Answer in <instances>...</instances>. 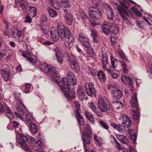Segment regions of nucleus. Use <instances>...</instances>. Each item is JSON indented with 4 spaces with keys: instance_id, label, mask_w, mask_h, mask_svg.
I'll list each match as a JSON object with an SVG mask.
<instances>
[{
    "instance_id": "40",
    "label": "nucleus",
    "mask_w": 152,
    "mask_h": 152,
    "mask_svg": "<svg viewBox=\"0 0 152 152\" xmlns=\"http://www.w3.org/2000/svg\"><path fill=\"white\" fill-rule=\"evenodd\" d=\"M54 50L56 57L62 56V50L59 47L57 46L56 47Z\"/></svg>"
},
{
    "instance_id": "1",
    "label": "nucleus",
    "mask_w": 152,
    "mask_h": 152,
    "mask_svg": "<svg viewBox=\"0 0 152 152\" xmlns=\"http://www.w3.org/2000/svg\"><path fill=\"white\" fill-rule=\"evenodd\" d=\"M67 78L63 77L60 80L59 77L54 79L56 82L61 86V89L66 97L69 101L71 98H73L75 96V93L73 89L71 88V84L76 85V78L74 74L71 72L67 74Z\"/></svg>"
},
{
    "instance_id": "33",
    "label": "nucleus",
    "mask_w": 152,
    "mask_h": 152,
    "mask_svg": "<svg viewBox=\"0 0 152 152\" xmlns=\"http://www.w3.org/2000/svg\"><path fill=\"white\" fill-rule=\"evenodd\" d=\"M18 2L23 10H26L27 8L28 3L26 0H18Z\"/></svg>"
},
{
    "instance_id": "52",
    "label": "nucleus",
    "mask_w": 152,
    "mask_h": 152,
    "mask_svg": "<svg viewBox=\"0 0 152 152\" xmlns=\"http://www.w3.org/2000/svg\"><path fill=\"white\" fill-rule=\"evenodd\" d=\"M31 85V84L30 83H27L26 84L25 91V93L26 94L28 93L30 91Z\"/></svg>"
},
{
    "instance_id": "11",
    "label": "nucleus",
    "mask_w": 152,
    "mask_h": 152,
    "mask_svg": "<svg viewBox=\"0 0 152 152\" xmlns=\"http://www.w3.org/2000/svg\"><path fill=\"white\" fill-rule=\"evenodd\" d=\"M78 39L80 42L83 46L88 48L90 45L89 40L87 36L83 33L79 34Z\"/></svg>"
},
{
    "instance_id": "28",
    "label": "nucleus",
    "mask_w": 152,
    "mask_h": 152,
    "mask_svg": "<svg viewBox=\"0 0 152 152\" xmlns=\"http://www.w3.org/2000/svg\"><path fill=\"white\" fill-rule=\"evenodd\" d=\"M1 72L4 80L7 81L9 80L10 75V71H6L5 69H3L1 70Z\"/></svg>"
},
{
    "instance_id": "17",
    "label": "nucleus",
    "mask_w": 152,
    "mask_h": 152,
    "mask_svg": "<svg viewBox=\"0 0 152 152\" xmlns=\"http://www.w3.org/2000/svg\"><path fill=\"white\" fill-rule=\"evenodd\" d=\"M28 140V136L21 134L20 136V138L18 140L19 144L21 146L25 148H24L26 150L29 151L28 145L26 144V142Z\"/></svg>"
},
{
    "instance_id": "35",
    "label": "nucleus",
    "mask_w": 152,
    "mask_h": 152,
    "mask_svg": "<svg viewBox=\"0 0 152 152\" xmlns=\"http://www.w3.org/2000/svg\"><path fill=\"white\" fill-rule=\"evenodd\" d=\"M140 9V6H134L131 8V10L132 12L135 14L136 15L139 16H141L142 15L140 12L139 9Z\"/></svg>"
},
{
    "instance_id": "21",
    "label": "nucleus",
    "mask_w": 152,
    "mask_h": 152,
    "mask_svg": "<svg viewBox=\"0 0 152 152\" xmlns=\"http://www.w3.org/2000/svg\"><path fill=\"white\" fill-rule=\"evenodd\" d=\"M89 108L92 110V111L97 116L102 117V115L98 110L95 104L92 102H91L88 103V104Z\"/></svg>"
},
{
    "instance_id": "23",
    "label": "nucleus",
    "mask_w": 152,
    "mask_h": 152,
    "mask_svg": "<svg viewBox=\"0 0 152 152\" xmlns=\"http://www.w3.org/2000/svg\"><path fill=\"white\" fill-rule=\"evenodd\" d=\"M69 58V62L70 65L74 66H79L78 62L77 61L76 58L75 56L72 53L70 54V55H68Z\"/></svg>"
},
{
    "instance_id": "14",
    "label": "nucleus",
    "mask_w": 152,
    "mask_h": 152,
    "mask_svg": "<svg viewBox=\"0 0 152 152\" xmlns=\"http://www.w3.org/2000/svg\"><path fill=\"white\" fill-rule=\"evenodd\" d=\"M18 112L19 113L16 112H15V115L18 117L19 118L21 119H23V117L21 115H23L27 112V110L26 107L23 105L22 103H20L18 104V106L17 108Z\"/></svg>"
},
{
    "instance_id": "9",
    "label": "nucleus",
    "mask_w": 152,
    "mask_h": 152,
    "mask_svg": "<svg viewBox=\"0 0 152 152\" xmlns=\"http://www.w3.org/2000/svg\"><path fill=\"white\" fill-rule=\"evenodd\" d=\"M74 104L75 107L76 108L75 110V115L76 118L77 120L78 123L80 124V126H83L84 124V121L83 117L80 115L79 110H80V105L77 101L74 102Z\"/></svg>"
},
{
    "instance_id": "56",
    "label": "nucleus",
    "mask_w": 152,
    "mask_h": 152,
    "mask_svg": "<svg viewBox=\"0 0 152 152\" xmlns=\"http://www.w3.org/2000/svg\"><path fill=\"white\" fill-rule=\"evenodd\" d=\"M3 34L4 36H9L10 35V33L9 28H5L3 32Z\"/></svg>"
},
{
    "instance_id": "19",
    "label": "nucleus",
    "mask_w": 152,
    "mask_h": 152,
    "mask_svg": "<svg viewBox=\"0 0 152 152\" xmlns=\"http://www.w3.org/2000/svg\"><path fill=\"white\" fill-rule=\"evenodd\" d=\"M61 5L62 10L65 13L68 12L69 8L70 6L68 0H61Z\"/></svg>"
},
{
    "instance_id": "58",
    "label": "nucleus",
    "mask_w": 152,
    "mask_h": 152,
    "mask_svg": "<svg viewBox=\"0 0 152 152\" xmlns=\"http://www.w3.org/2000/svg\"><path fill=\"white\" fill-rule=\"evenodd\" d=\"M129 150L127 149L124 150L123 152H136L132 146H129Z\"/></svg>"
},
{
    "instance_id": "18",
    "label": "nucleus",
    "mask_w": 152,
    "mask_h": 152,
    "mask_svg": "<svg viewBox=\"0 0 152 152\" xmlns=\"http://www.w3.org/2000/svg\"><path fill=\"white\" fill-rule=\"evenodd\" d=\"M122 92L117 88H113L111 92V95L114 99L119 100L122 97Z\"/></svg>"
},
{
    "instance_id": "61",
    "label": "nucleus",
    "mask_w": 152,
    "mask_h": 152,
    "mask_svg": "<svg viewBox=\"0 0 152 152\" xmlns=\"http://www.w3.org/2000/svg\"><path fill=\"white\" fill-rule=\"evenodd\" d=\"M137 23L138 26L139 27L141 28H143V21H142L137 20Z\"/></svg>"
},
{
    "instance_id": "39",
    "label": "nucleus",
    "mask_w": 152,
    "mask_h": 152,
    "mask_svg": "<svg viewBox=\"0 0 152 152\" xmlns=\"http://www.w3.org/2000/svg\"><path fill=\"white\" fill-rule=\"evenodd\" d=\"M30 131L32 133H36L38 131L36 125L34 123H31L30 125Z\"/></svg>"
},
{
    "instance_id": "57",
    "label": "nucleus",
    "mask_w": 152,
    "mask_h": 152,
    "mask_svg": "<svg viewBox=\"0 0 152 152\" xmlns=\"http://www.w3.org/2000/svg\"><path fill=\"white\" fill-rule=\"evenodd\" d=\"M92 3L98 6L101 3L100 0H91Z\"/></svg>"
},
{
    "instance_id": "46",
    "label": "nucleus",
    "mask_w": 152,
    "mask_h": 152,
    "mask_svg": "<svg viewBox=\"0 0 152 152\" xmlns=\"http://www.w3.org/2000/svg\"><path fill=\"white\" fill-rule=\"evenodd\" d=\"M52 5L53 7L56 10L59 9L61 6L59 1L57 0H54Z\"/></svg>"
},
{
    "instance_id": "54",
    "label": "nucleus",
    "mask_w": 152,
    "mask_h": 152,
    "mask_svg": "<svg viewBox=\"0 0 152 152\" xmlns=\"http://www.w3.org/2000/svg\"><path fill=\"white\" fill-rule=\"evenodd\" d=\"M79 12L81 16L82 17L83 19H86L87 18V15L86 14L85 12L82 10H80Z\"/></svg>"
},
{
    "instance_id": "38",
    "label": "nucleus",
    "mask_w": 152,
    "mask_h": 152,
    "mask_svg": "<svg viewBox=\"0 0 152 152\" xmlns=\"http://www.w3.org/2000/svg\"><path fill=\"white\" fill-rule=\"evenodd\" d=\"M118 139L123 143L127 145V139L126 136L122 135H120L117 137Z\"/></svg>"
},
{
    "instance_id": "41",
    "label": "nucleus",
    "mask_w": 152,
    "mask_h": 152,
    "mask_svg": "<svg viewBox=\"0 0 152 152\" xmlns=\"http://www.w3.org/2000/svg\"><path fill=\"white\" fill-rule=\"evenodd\" d=\"M29 10L30 14L32 17H34L36 16L37 12V9L35 7H29Z\"/></svg>"
},
{
    "instance_id": "50",
    "label": "nucleus",
    "mask_w": 152,
    "mask_h": 152,
    "mask_svg": "<svg viewBox=\"0 0 152 152\" xmlns=\"http://www.w3.org/2000/svg\"><path fill=\"white\" fill-rule=\"evenodd\" d=\"M41 26L42 32L45 34H48L49 32V27L46 26H44L41 25Z\"/></svg>"
},
{
    "instance_id": "53",
    "label": "nucleus",
    "mask_w": 152,
    "mask_h": 152,
    "mask_svg": "<svg viewBox=\"0 0 152 152\" xmlns=\"http://www.w3.org/2000/svg\"><path fill=\"white\" fill-rule=\"evenodd\" d=\"M111 30L112 31L114 35H116L118 34V27L117 26H115L114 27H111Z\"/></svg>"
},
{
    "instance_id": "3",
    "label": "nucleus",
    "mask_w": 152,
    "mask_h": 152,
    "mask_svg": "<svg viewBox=\"0 0 152 152\" xmlns=\"http://www.w3.org/2000/svg\"><path fill=\"white\" fill-rule=\"evenodd\" d=\"M119 1L120 5L118 8V12L124 20H127L128 18L125 16L129 17V14H131L128 10L130 7V4L126 0H119Z\"/></svg>"
},
{
    "instance_id": "20",
    "label": "nucleus",
    "mask_w": 152,
    "mask_h": 152,
    "mask_svg": "<svg viewBox=\"0 0 152 152\" xmlns=\"http://www.w3.org/2000/svg\"><path fill=\"white\" fill-rule=\"evenodd\" d=\"M115 67H104V69L107 71L108 73H110L113 78L116 79L118 77V75L114 72L115 70Z\"/></svg>"
},
{
    "instance_id": "2",
    "label": "nucleus",
    "mask_w": 152,
    "mask_h": 152,
    "mask_svg": "<svg viewBox=\"0 0 152 152\" xmlns=\"http://www.w3.org/2000/svg\"><path fill=\"white\" fill-rule=\"evenodd\" d=\"M89 20L92 25L95 27L97 25L96 20L102 17V13L99 9L94 6H91L89 9Z\"/></svg>"
},
{
    "instance_id": "49",
    "label": "nucleus",
    "mask_w": 152,
    "mask_h": 152,
    "mask_svg": "<svg viewBox=\"0 0 152 152\" xmlns=\"http://www.w3.org/2000/svg\"><path fill=\"white\" fill-rule=\"evenodd\" d=\"M107 17L109 19H112L114 17V13L113 10L106 12Z\"/></svg>"
},
{
    "instance_id": "12",
    "label": "nucleus",
    "mask_w": 152,
    "mask_h": 152,
    "mask_svg": "<svg viewBox=\"0 0 152 152\" xmlns=\"http://www.w3.org/2000/svg\"><path fill=\"white\" fill-rule=\"evenodd\" d=\"M85 89L88 95L90 96H94L96 94V90L94 84L91 83H86L85 86Z\"/></svg>"
},
{
    "instance_id": "63",
    "label": "nucleus",
    "mask_w": 152,
    "mask_h": 152,
    "mask_svg": "<svg viewBox=\"0 0 152 152\" xmlns=\"http://www.w3.org/2000/svg\"><path fill=\"white\" fill-rule=\"evenodd\" d=\"M28 142H30L33 144L35 142V141H36L35 140L34 138L32 137L28 136Z\"/></svg>"
},
{
    "instance_id": "45",
    "label": "nucleus",
    "mask_w": 152,
    "mask_h": 152,
    "mask_svg": "<svg viewBox=\"0 0 152 152\" xmlns=\"http://www.w3.org/2000/svg\"><path fill=\"white\" fill-rule=\"evenodd\" d=\"M48 12L50 15L52 17H56L57 15V12L52 8L48 9Z\"/></svg>"
},
{
    "instance_id": "7",
    "label": "nucleus",
    "mask_w": 152,
    "mask_h": 152,
    "mask_svg": "<svg viewBox=\"0 0 152 152\" xmlns=\"http://www.w3.org/2000/svg\"><path fill=\"white\" fill-rule=\"evenodd\" d=\"M26 28L22 30H20L18 28H15V31H11V34L13 37L18 42H22L24 40L23 34L25 32Z\"/></svg>"
},
{
    "instance_id": "15",
    "label": "nucleus",
    "mask_w": 152,
    "mask_h": 152,
    "mask_svg": "<svg viewBox=\"0 0 152 152\" xmlns=\"http://www.w3.org/2000/svg\"><path fill=\"white\" fill-rule=\"evenodd\" d=\"M66 39L65 42V45L67 48H70L73 45L74 39L71 37V33L70 32L66 31V34L64 36V37Z\"/></svg>"
},
{
    "instance_id": "59",
    "label": "nucleus",
    "mask_w": 152,
    "mask_h": 152,
    "mask_svg": "<svg viewBox=\"0 0 152 152\" xmlns=\"http://www.w3.org/2000/svg\"><path fill=\"white\" fill-rule=\"evenodd\" d=\"M12 126L15 129H18V126L19 125V123L15 121H13L12 122Z\"/></svg>"
},
{
    "instance_id": "44",
    "label": "nucleus",
    "mask_w": 152,
    "mask_h": 152,
    "mask_svg": "<svg viewBox=\"0 0 152 152\" xmlns=\"http://www.w3.org/2000/svg\"><path fill=\"white\" fill-rule=\"evenodd\" d=\"M118 53L120 55V56L123 60H125L126 59V57L124 54L122 50L121 49L120 47V45H118Z\"/></svg>"
},
{
    "instance_id": "27",
    "label": "nucleus",
    "mask_w": 152,
    "mask_h": 152,
    "mask_svg": "<svg viewBox=\"0 0 152 152\" xmlns=\"http://www.w3.org/2000/svg\"><path fill=\"white\" fill-rule=\"evenodd\" d=\"M102 52V64L103 66H106L108 63L107 55L106 52L103 50Z\"/></svg>"
},
{
    "instance_id": "26",
    "label": "nucleus",
    "mask_w": 152,
    "mask_h": 152,
    "mask_svg": "<svg viewBox=\"0 0 152 152\" xmlns=\"http://www.w3.org/2000/svg\"><path fill=\"white\" fill-rule=\"evenodd\" d=\"M110 125L112 127L116 130L119 132H122L123 130L125 128V126L119 124L111 123Z\"/></svg>"
},
{
    "instance_id": "6",
    "label": "nucleus",
    "mask_w": 152,
    "mask_h": 152,
    "mask_svg": "<svg viewBox=\"0 0 152 152\" xmlns=\"http://www.w3.org/2000/svg\"><path fill=\"white\" fill-rule=\"evenodd\" d=\"M92 135L91 127L88 125H86L83 134V138H82L85 152H87V151L86 144L88 145L90 143V138L91 137Z\"/></svg>"
},
{
    "instance_id": "34",
    "label": "nucleus",
    "mask_w": 152,
    "mask_h": 152,
    "mask_svg": "<svg viewBox=\"0 0 152 152\" xmlns=\"http://www.w3.org/2000/svg\"><path fill=\"white\" fill-rule=\"evenodd\" d=\"M99 80L101 82L104 83L105 80V75L102 71H99L97 74Z\"/></svg>"
},
{
    "instance_id": "22",
    "label": "nucleus",
    "mask_w": 152,
    "mask_h": 152,
    "mask_svg": "<svg viewBox=\"0 0 152 152\" xmlns=\"http://www.w3.org/2000/svg\"><path fill=\"white\" fill-rule=\"evenodd\" d=\"M42 142L40 140H38L35 141L33 144V148L37 152H42Z\"/></svg>"
},
{
    "instance_id": "51",
    "label": "nucleus",
    "mask_w": 152,
    "mask_h": 152,
    "mask_svg": "<svg viewBox=\"0 0 152 152\" xmlns=\"http://www.w3.org/2000/svg\"><path fill=\"white\" fill-rule=\"evenodd\" d=\"M89 70L90 74L92 76H95L97 72V70L94 69L93 67H90Z\"/></svg>"
},
{
    "instance_id": "10",
    "label": "nucleus",
    "mask_w": 152,
    "mask_h": 152,
    "mask_svg": "<svg viewBox=\"0 0 152 152\" xmlns=\"http://www.w3.org/2000/svg\"><path fill=\"white\" fill-rule=\"evenodd\" d=\"M4 111L7 114V117L10 120L13 118V115L7 104L0 102V112L3 113Z\"/></svg>"
},
{
    "instance_id": "42",
    "label": "nucleus",
    "mask_w": 152,
    "mask_h": 152,
    "mask_svg": "<svg viewBox=\"0 0 152 152\" xmlns=\"http://www.w3.org/2000/svg\"><path fill=\"white\" fill-rule=\"evenodd\" d=\"M26 118L27 121L30 124L34 120L32 114L28 113L26 116Z\"/></svg>"
},
{
    "instance_id": "8",
    "label": "nucleus",
    "mask_w": 152,
    "mask_h": 152,
    "mask_svg": "<svg viewBox=\"0 0 152 152\" xmlns=\"http://www.w3.org/2000/svg\"><path fill=\"white\" fill-rule=\"evenodd\" d=\"M56 26L57 28L58 34L61 39L64 38L66 31L70 32L69 28L66 27L61 21H58L56 23Z\"/></svg>"
},
{
    "instance_id": "47",
    "label": "nucleus",
    "mask_w": 152,
    "mask_h": 152,
    "mask_svg": "<svg viewBox=\"0 0 152 152\" xmlns=\"http://www.w3.org/2000/svg\"><path fill=\"white\" fill-rule=\"evenodd\" d=\"M111 138L115 141V146L116 148L119 150H121L122 149V147H121V145L118 142L115 138L114 136H113Z\"/></svg>"
},
{
    "instance_id": "13",
    "label": "nucleus",
    "mask_w": 152,
    "mask_h": 152,
    "mask_svg": "<svg viewBox=\"0 0 152 152\" xmlns=\"http://www.w3.org/2000/svg\"><path fill=\"white\" fill-rule=\"evenodd\" d=\"M41 69L42 71H44L46 73H50L51 77L53 78H57L58 73L56 70V67H42Z\"/></svg>"
},
{
    "instance_id": "55",
    "label": "nucleus",
    "mask_w": 152,
    "mask_h": 152,
    "mask_svg": "<svg viewBox=\"0 0 152 152\" xmlns=\"http://www.w3.org/2000/svg\"><path fill=\"white\" fill-rule=\"evenodd\" d=\"M103 5L106 10V12L110 11L112 10L111 7L106 3H105Z\"/></svg>"
},
{
    "instance_id": "4",
    "label": "nucleus",
    "mask_w": 152,
    "mask_h": 152,
    "mask_svg": "<svg viewBox=\"0 0 152 152\" xmlns=\"http://www.w3.org/2000/svg\"><path fill=\"white\" fill-rule=\"evenodd\" d=\"M98 97V107L100 111L108 114L111 113L113 110L112 107L110 104H107L101 95H99Z\"/></svg>"
},
{
    "instance_id": "25",
    "label": "nucleus",
    "mask_w": 152,
    "mask_h": 152,
    "mask_svg": "<svg viewBox=\"0 0 152 152\" xmlns=\"http://www.w3.org/2000/svg\"><path fill=\"white\" fill-rule=\"evenodd\" d=\"M122 120L123 121L122 122V124L125 125L127 128L130 127L131 125V121L128 118L127 116L125 114H123L121 116Z\"/></svg>"
},
{
    "instance_id": "29",
    "label": "nucleus",
    "mask_w": 152,
    "mask_h": 152,
    "mask_svg": "<svg viewBox=\"0 0 152 152\" xmlns=\"http://www.w3.org/2000/svg\"><path fill=\"white\" fill-rule=\"evenodd\" d=\"M85 115L86 118L92 124H94L95 123L94 120L93 115L89 112L86 111L85 113Z\"/></svg>"
},
{
    "instance_id": "32",
    "label": "nucleus",
    "mask_w": 152,
    "mask_h": 152,
    "mask_svg": "<svg viewBox=\"0 0 152 152\" xmlns=\"http://www.w3.org/2000/svg\"><path fill=\"white\" fill-rule=\"evenodd\" d=\"M66 13L64 16V18L66 23L69 25H71L73 21L72 16L70 14Z\"/></svg>"
},
{
    "instance_id": "24",
    "label": "nucleus",
    "mask_w": 152,
    "mask_h": 152,
    "mask_svg": "<svg viewBox=\"0 0 152 152\" xmlns=\"http://www.w3.org/2000/svg\"><path fill=\"white\" fill-rule=\"evenodd\" d=\"M50 36L51 38L53 39V40L56 42H57L59 39V36H58L56 33H57V31L56 30V28L55 27H51L50 29Z\"/></svg>"
},
{
    "instance_id": "37",
    "label": "nucleus",
    "mask_w": 152,
    "mask_h": 152,
    "mask_svg": "<svg viewBox=\"0 0 152 152\" xmlns=\"http://www.w3.org/2000/svg\"><path fill=\"white\" fill-rule=\"evenodd\" d=\"M102 27L103 32L107 35H108L111 30V28H110L109 25L105 24L103 25Z\"/></svg>"
},
{
    "instance_id": "60",
    "label": "nucleus",
    "mask_w": 152,
    "mask_h": 152,
    "mask_svg": "<svg viewBox=\"0 0 152 152\" xmlns=\"http://www.w3.org/2000/svg\"><path fill=\"white\" fill-rule=\"evenodd\" d=\"M110 59L112 66H114L116 62V60L112 56H111Z\"/></svg>"
},
{
    "instance_id": "5",
    "label": "nucleus",
    "mask_w": 152,
    "mask_h": 152,
    "mask_svg": "<svg viewBox=\"0 0 152 152\" xmlns=\"http://www.w3.org/2000/svg\"><path fill=\"white\" fill-rule=\"evenodd\" d=\"M130 103L131 106L133 108L131 113L134 116V118L137 120L139 118L140 115L138 113L139 107L138 106V101L136 93L134 94L133 96L132 97V100L130 101Z\"/></svg>"
},
{
    "instance_id": "64",
    "label": "nucleus",
    "mask_w": 152,
    "mask_h": 152,
    "mask_svg": "<svg viewBox=\"0 0 152 152\" xmlns=\"http://www.w3.org/2000/svg\"><path fill=\"white\" fill-rule=\"evenodd\" d=\"M31 21V19L29 16H26L25 18L24 22L26 23H30Z\"/></svg>"
},
{
    "instance_id": "31",
    "label": "nucleus",
    "mask_w": 152,
    "mask_h": 152,
    "mask_svg": "<svg viewBox=\"0 0 152 152\" xmlns=\"http://www.w3.org/2000/svg\"><path fill=\"white\" fill-rule=\"evenodd\" d=\"M121 79L126 85H131L133 83L132 79L129 77L125 75H122Z\"/></svg>"
},
{
    "instance_id": "62",
    "label": "nucleus",
    "mask_w": 152,
    "mask_h": 152,
    "mask_svg": "<svg viewBox=\"0 0 152 152\" xmlns=\"http://www.w3.org/2000/svg\"><path fill=\"white\" fill-rule=\"evenodd\" d=\"M110 40L113 45H115L117 42V40L114 37H112L110 39Z\"/></svg>"
},
{
    "instance_id": "36",
    "label": "nucleus",
    "mask_w": 152,
    "mask_h": 152,
    "mask_svg": "<svg viewBox=\"0 0 152 152\" xmlns=\"http://www.w3.org/2000/svg\"><path fill=\"white\" fill-rule=\"evenodd\" d=\"M128 133L130 135V137L132 142L134 143H135L136 138L135 134L133 129H129L128 131Z\"/></svg>"
},
{
    "instance_id": "43",
    "label": "nucleus",
    "mask_w": 152,
    "mask_h": 152,
    "mask_svg": "<svg viewBox=\"0 0 152 152\" xmlns=\"http://www.w3.org/2000/svg\"><path fill=\"white\" fill-rule=\"evenodd\" d=\"M112 102L116 108L118 109L124 107V105L123 103L119 101L113 102Z\"/></svg>"
},
{
    "instance_id": "48",
    "label": "nucleus",
    "mask_w": 152,
    "mask_h": 152,
    "mask_svg": "<svg viewBox=\"0 0 152 152\" xmlns=\"http://www.w3.org/2000/svg\"><path fill=\"white\" fill-rule=\"evenodd\" d=\"M100 126L104 129L107 130L109 129L108 126L103 121L100 120L99 121Z\"/></svg>"
},
{
    "instance_id": "16",
    "label": "nucleus",
    "mask_w": 152,
    "mask_h": 152,
    "mask_svg": "<svg viewBox=\"0 0 152 152\" xmlns=\"http://www.w3.org/2000/svg\"><path fill=\"white\" fill-rule=\"evenodd\" d=\"M22 56L26 58L28 61L31 63H36L37 62L36 59L32 57H29V56H34V55L31 52L27 51H23L21 52Z\"/></svg>"
},
{
    "instance_id": "30",
    "label": "nucleus",
    "mask_w": 152,
    "mask_h": 152,
    "mask_svg": "<svg viewBox=\"0 0 152 152\" xmlns=\"http://www.w3.org/2000/svg\"><path fill=\"white\" fill-rule=\"evenodd\" d=\"M91 36L93 39V41L96 43L99 42V37L97 32L91 29Z\"/></svg>"
}]
</instances>
